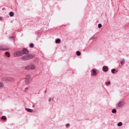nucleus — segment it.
Masks as SVG:
<instances>
[{"instance_id": "4be33fe9", "label": "nucleus", "mask_w": 129, "mask_h": 129, "mask_svg": "<svg viewBox=\"0 0 129 129\" xmlns=\"http://www.w3.org/2000/svg\"><path fill=\"white\" fill-rule=\"evenodd\" d=\"M34 44L33 43H31L29 45V47H30L32 48L34 47Z\"/></svg>"}, {"instance_id": "f8f14e48", "label": "nucleus", "mask_w": 129, "mask_h": 129, "mask_svg": "<svg viewBox=\"0 0 129 129\" xmlns=\"http://www.w3.org/2000/svg\"><path fill=\"white\" fill-rule=\"evenodd\" d=\"M26 110L27 112H31L33 111V110L31 109H29L27 108L26 109Z\"/></svg>"}, {"instance_id": "2eb2a0df", "label": "nucleus", "mask_w": 129, "mask_h": 129, "mask_svg": "<svg viewBox=\"0 0 129 129\" xmlns=\"http://www.w3.org/2000/svg\"><path fill=\"white\" fill-rule=\"evenodd\" d=\"M9 78H3L2 80L3 81H6L7 80H10Z\"/></svg>"}, {"instance_id": "bb28decb", "label": "nucleus", "mask_w": 129, "mask_h": 129, "mask_svg": "<svg viewBox=\"0 0 129 129\" xmlns=\"http://www.w3.org/2000/svg\"><path fill=\"white\" fill-rule=\"evenodd\" d=\"M51 100V98H49V102H50Z\"/></svg>"}, {"instance_id": "6e6552de", "label": "nucleus", "mask_w": 129, "mask_h": 129, "mask_svg": "<svg viewBox=\"0 0 129 129\" xmlns=\"http://www.w3.org/2000/svg\"><path fill=\"white\" fill-rule=\"evenodd\" d=\"M96 69H93L92 70V73L93 75L95 76L97 75V73L96 72Z\"/></svg>"}, {"instance_id": "ddd939ff", "label": "nucleus", "mask_w": 129, "mask_h": 129, "mask_svg": "<svg viewBox=\"0 0 129 129\" xmlns=\"http://www.w3.org/2000/svg\"><path fill=\"white\" fill-rule=\"evenodd\" d=\"M60 42V40L59 39H57L56 41L55 42L56 43H59Z\"/></svg>"}, {"instance_id": "dca6fc26", "label": "nucleus", "mask_w": 129, "mask_h": 129, "mask_svg": "<svg viewBox=\"0 0 129 129\" xmlns=\"http://www.w3.org/2000/svg\"><path fill=\"white\" fill-rule=\"evenodd\" d=\"M14 15V13L13 12H11L10 13L9 15L11 16H13Z\"/></svg>"}, {"instance_id": "4468645a", "label": "nucleus", "mask_w": 129, "mask_h": 129, "mask_svg": "<svg viewBox=\"0 0 129 129\" xmlns=\"http://www.w3.org/2000/svg\"><path fill=\"white\" fill-rule=\"evenodd\" d=\"M125 60L124 58L122 59L120 61V63L121 64H123L125 62Z\"/></svg>"}, {"instance_id": "1a4fd4ad", "label": "nucleus", "mask_w": 129, "mask_h": 129, "mask_svg": "<svg viewBox=\"0 0 129 129\" xmlns=\"http://www.w3.org/2000/svg\"><path fill=\"white\" fill-rule=\"evenodd\" d=\"M29 67L30 69L32 70L34 69L35 68V66L32 64H30Z\"/></svg>"}, {"instance_id": "7ed1b4c3", "label": "nucleus", "mask_w": 129, "mask_h": 129, "mask_svg": "<svg viewBox=\"0 0 129 129\" xmlns=\"http://www.w3.org/2000/svg\"><path fill=\"white\" fill-rule=\"evenodd\" d=\"M30 78V76L27 75L25 78V81L27 84H28L30 82L29 79Z\"/></svg>"}, {"instance_id": "cd10ccee", "label": "nucleus", "mask_w": 129, "mask_h": 129, "mask_svg": "<svg viewBox=\"0 0 129 129\" xmlns=\"http://www.w3.org/2000/svg\"><path fill=\"white\" fill-rule=\"evenodd\" d=\"M2 19V17H0V20H1Z\"/></svg>"}, {"instance_id": "f257e3e1", "label": "nucleus", "mask_w": 129, "mask_h": 129, "mask_svg": "<svg viewBox=\"0 0 129 129\" xmlns=\"http://www.w3.org/2000/svg\"><path fill=\"white\" fill-rule=\"evenodd\" d=\"M33 55L31 54H28L23 56L22 57V59L24 60H26L32 59Z\"/></svg>"}, {"instance_id": "393cba45", "label": "nucleus", "mask_w": 129, "mask_h": 129, "mask_svg": "<svg viewBox=\"0 0 129 129\" xmlns=\"http://www.w3.org/2000/svg\"><path fill=\"white\" fill-rule=\"evenodd\" d=\"M116 71V70L115 69H113L112 70V73L113 74L115 73V72H114V71Z\"/></svg>"}, {"instance_id": "c85d7f7f", "label": "nucleus", "mask_w": 129, "mask_h": 129, "mask_svg": "<svg viewBox=\"0 0 129 129\" xmlns=\"http://www.w3.org/2000/svg\"><path fill=\"white\" fill-rule=\"evenodd\" d=\"M27 89V88H26V89Z\"/></svg>"}, {"instance_id": "423d86ee", "label": "nucleus", "mask_w": 129, "mask_h": 129, "mask_svg": "<svg viewBox=\"0 0 129 129\" xmlns=\"http://www.w3.org/2000/svg\"><path fill=\"white\" fill-rule=\"evenodd\" d=\"M125 104V103L122 101L119 102L118 104V106L119 107H122Z\"/></svg>"}, {"instance_id": "f03ea898", "label": "nucleus", "mask_w": 129, "mask_h": 129, "mask_svg": "<svg viewBox=\"0 0 129 129\" xmlns=\"http://www.w3.org/2000/svg\"><path fill=\"white\" fill-rule=\"evenodd\" d=\"M22 55V52L21 50L16 51L14 53V55L15 57H19Z\"/></svg>"}, {"instance_id": "a211bd4d", "label": "nucleus", "mask_w": 129, "mask_h": 129, "mask_svg": "<svg viewBox=\"0 0 129 129\" xmlns=\"http://www.w3.org/2000/svg\"><path fill=\"white\" fill-rule=\"evenodd\" d=\"M105 84L107 86L109 85L110 84V81H108L107 82H106Z\"/></svg>"}, {"instance_id": "6ab92c4d", "label": "nucleus", "mask_w": 129, "mask_h": 129, "mask_svg": "<svg viewBox=\"0 0 129 129\" xmlns=\"http://www.w3.org/2000/svg\"><path fill=\"white\" fill-rule=\"evenodd\" d=\"M112 112L113 113H115L116 112V110L115 109H114L112 110Z\"/></svg>"}, {"instance_id": "aec40b11", "label": "nucleus", "mask_w": 129, "mask_h": 129, "mask_svg": "<svg viewBox=\"0 0 129 129\" xmlns=\"http://www.w3.org/2000/svg\"><path fill=\"white\" fill-rule=\"evenodd\" d=\"M76 54L77 56H80L81 55V53L79 51H77L76 52Z\"/></svg>"}, {"instance_id": "b1692460", "label": "nucleus", "mask_w": 129, "mask_h": 129, "mask_svg": "<svg viewBox=\"0 0 129 129\" xmlns=\"http://www.w3.org/2000/svg\"><path fill=\"white\" fill-rule=\"evenodd\" d=\"M98 26L99 28H101L102 26V24H99L98 25Z\"/></svg>"}, {"instance_id": "412c9836", "label": "nucleus", "mask_w": 129, "mask_h": 129, "mask_svg": "<svg viewBox=\"0 0 129 129\" xmlns=\"http://www.w3.org/2000/svg\"><path fill=\"white\" fill-rule=\"evenodd\" d=\"M122 125V123L121 122H120L117 125L118 126H120L121 125Z\"/></svg>"}, {"instance_id": "39448f33", "label": "nucleus", "mask_w": 129, "mask_h": 129, "mask_svg": "<svg viewBox=\"0 0 129 129\" xmlns=\"http://www.w3.org/2000/svg\"><path fill=\"white\" fill-rule=\"evenodd\" d=\"M22 51V55L23 54H26L28 53V51L27 49L26 48H24L22 50H21Z\"/></svg>"}, {"instance_id": "f3484780", "label": "nucleus", "mask_w": 129, "mask_h": 129, "mask_svg": "<svg viewBox=\"0 0 129 129\" xmlns=\"http://www.w3.org/2000/svg\"><path fill=\"white\" fill-rule=\"evenodd\" d=\"M5 54L8 57H9L10 56V55L9 53L8 52H5Z\"/></svg>"}, {"instance_id": "0eeeda50", "label": "nucleus", "mask_w": 129, "mask_h": 129, "mask_svg": "<svg viewBox=\"0 0 129 129\" xmlns=\"http://www.w3.org/2000/svg\"><path fill=\"white\" fill-rule=\"evenodd\" d=\"M102 69L104 72H107L108 71V67L105 66L103 67Z\"/></svg>"}, {"instance_id": "5701e85b", "label": "nucleus", "mask_w": 129, "mask_h": 129, "mask_svg": "<svg viewBox=\"0 0 129 129\" xmlns=\"http://www.w3.org/2000/svg\"><path fill=\"white\" fill-rule=\"evenodd\" d=\"M2 119H4V120H5L6 119V117L5 116H3L2 117Z\"/></svg>"}, {"instance_id": "9b49d317", "label": "nucleus", "mask_w": 129, "mask_h": 129, "mask_svg": "<svg viewBox=\"0 0 129 129\" xmlns=\"http://www.w3.org/2000/svg\"><path fill=\"white\" fill-rule=\"evenodd\" d=\"M96 37L97 36L95 35L94 36H93L91 37V38H90V39L91 40H93V41L96 38Z\"/></svg>"}, {"instance_id": "20e7f679", "label": "nucleus", "mask_w": 129, "mask_h": 129, "mask_svg": "<svg viewBox=\"0 0 129 129\" xmlns=\"http://www.w3.org/2000/svg\"><path fill=\"white\" fill-rule=\"evenodd\" d=\"M8 49V48L6 46H0V50H7Z\"/></svg>"}, {"instance_id": "9d476101", "label": "nucleus", "mask_w": 129, "mask_h": 129, "mask_svg": "<svg viewBox=\"0 0 129 129\" xmlns=\"http://www.w3.org/2000/svg\"><path fill=\"white\" fill-rule=\"evenodd\" d=\"M4 86V84L3 82H0V89L2 88Z\"/></svg>"}, {"instance_id": "a878e982", "label": "nucleus", "mask_w": 129, "mask_h": 129, "mask_svg": "<svg viewBox=\"0 0 129 129\" xmlns=\"http://www.w3.org/2000/svg\"><path fill=\"white\" fill-rule=\"evenodd\" d=\"M70 125L69 124H66V127H68V126H69Z\"/></svg>"}]
</instances>
